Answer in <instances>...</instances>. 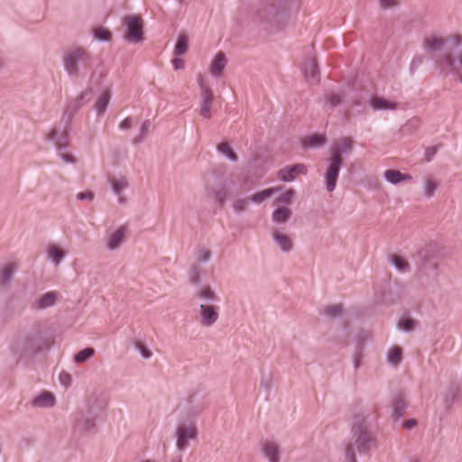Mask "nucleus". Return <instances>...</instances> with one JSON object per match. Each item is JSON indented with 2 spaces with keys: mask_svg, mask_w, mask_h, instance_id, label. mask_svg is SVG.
Masks as SVG:
<instances>
[{
  "mask_svg": "<svg viewBox=\"0 0 462 462\" xmlns=\"http://www.w3.org/2000/svg\"><path fill=\"white\" fill-rule=\"evenodd\" d=\"M447 45L448 39L441 36L430 35L423 40L424 49L434 54L440 72L445 76L452 74L462 83V51L455 56Z\"/></svg>",
  "mask_w": 462,
  "mask_h": 462,
  "instance_id": "f257e3e1",
  "label": "nucleus"
},
{
  "mask_svg": "<svg viewBox=\"0 0 462 462\" xmlns=\"http://www.w3.org/2000/svg\"><path fill=\"white\" fill-rule=\"evenodd\" d=\"M375 438L370 430V424L363 414L354 419L352 439L346 448V462H357L355 449L358 452H367L374 446Z\"/></svg>",
  "mask_w": 462,
  "mask_h": 462,
  "instance_id": "f03ea898",
  "label": "nucleus"
},
{
  "mask_svg": "<svg viewBox=\"0 0 462 462\" xmlns=\"http://www.w3.org/2000/svg\"><path fill=\"white\" fill-rule=\"evenodd\" d=\"M290 0H261L255 13L254 22L266 28L280 29L287 19V5Z\"/></svg>",
  "mask_w": 462,
  "mask_h": 462,
  "instance_id": "7ed1b4c3",
  "label": "nucleus"
},
{
  "mask_svg": "<svg viewBox=\"0 0 462 462\" xmlns=\"http://www.w3.org/2000/svg\"><path fill=\"white\" fill-rule=\"evenodd\" d=\"M93 57L87 49L77 46L67 51L62 56L64 70L69 78H85L92 69Z\"/></svg>",
  "mask_w": 462,
  "mask_h": 462,
  "instance_id": "20e7f679",
  "label": "nucleus"
},
{
  "mask_svg": "<svg viewBox=\"0 0 462 462\" xmlns=\"http://www.w3.org/2000/svg\"><path fill=\"white\" fill-rule=\"evenodd\" d=\"M46 346V339L40 329H32L17 336L11 343V350L21 357L32 356Z\"/></svg>",
  "mask_w": 462,
  "mask_h": 462,
  "instance_id": "39448f33",
  "label": "nucleus"
},
{
  "mask_svg": "<svg viewBox=\"0 0 462 462\" xmlns=\"http://www.w3.org/2000/svg\"><path fill=\"white\" fill-rule=\"evenodd\" d=\"M106 406L102 399L95 398L88 403L86 412H80L77 415L74 421V428L79 431H90L96 426V420L100 415Z\"/></svg>",
  "mask_w": 462,
  "mask_h": 462,
  "instance_id": "423d86ee",
  "label": "nucleus"
},
{
  "mask_svg": "<svg viewBox=\"0 0 462 462\" xmlns=\"http://www.w3.org/2000/svg\"><path fill=\"white\" fill-rule=\"evenodd\" d=\"M208 405L206 393L197 389L190 391L184 402L180 403L179 407L185 412L188 419H192L201 414Z\"/></svg>",
  "mask_w": 462,
  "mask_h": 462,
  "instance_id": "0eeeda50",
  "label": "nucleus"
},
{
  "mask_svg": "<svg viewBox=\"0 0 462 462\" xmlns=\"http://www.w3.org/2000/svg\"><path fill=\"white\" fill-rule=\"evenodd\" d=\"M122 21L126 27V33L124 36L125 41L131 43H139L144 40L143 21L140 15H125Z\"/></svg>",
  "mask_w": 462,
  "mask_h": 462,
  "instance_id": "6e6552de",
  "label": "nucleus"
},
{
  "mask_svg": "<svg viewBox=\"0 0 462 462\" xmlns=\"http://www.w3.org/2000/svg\"><path fill=\"white\" fill-rule=\"evenodd\" d=\"M354 140L342 136L333 141L328 149V159L344 163V158L349 155L354 149Z\"/></svg>",
  "mask_w": 462,
  "mask_h": 462,
  "instance_id": "1a4fd4ad",
  "label": "nucleus"
},
{
  "mask_svg": "<svg viewBox=\"0 0 462 462\" xmlns=\"http://www.w3.org/2000/svg\"><path fill=\"white\" fill-rule=\"evenodd\" d=\"M47 139L54 143L63 162L67 163L76 162V159L72 154L64 152L69 145V135L65 130L58 132L55 129H51L47 134Z\"/></svg>",
  "mask_w": 462,
  "mask_h": 462,
  "instance_id": "9d476101",
  "label": "nucleus"
},
{
  "mask_svg": "<svg viewBox=\"0 0 462 462\" xmlns=\"http://www.w3.org/2000/svg\"><path fill=\"white\" fill-rule=\"evenodd\" d=\"M197 434L195 426L185 423L179 424L175 432L177 449L180 452L184 451L189 445V440L196 439Z\"/></svg>",
  "mask_w": 462,
  "mask_h": 462,
  "instance_id": "9b49d317",
  "label": "nucleus"
},
{
  "mask_svg": "<svg viewBox=\"0 0 462 462\" xmlns=\"http://www.w3.org/2000/svg\"><path fill=\"white\" fill-rule=\"evenodd\" d=\"M199 85L201 92V106L199 115L204 118L211 117V106L214 99L212 89L205 84L203 77L199 75Z\"/></svg>",
  "mask_w": 462,
  "mask_h": 462,
  "instance_id": "f8f14e48",
  "label": "nucleus"
},
{
  "mask_svg": "<svg viewBox=\"0 0 462 462\" xmlns=\"http://www.w3.org/2000/svg\"><path fill=\"white\" fill-rule=\"evenodd\" d=\"M327 162L328 166L324 173L326 189L328 192H332L336 189L339 171L340 169L343 167L344 163L333 161L328 158L327 159Z\"/></svg>",
  "mask_w": 462,
  "mask_h": 462,
  "instance_id": "ddd939ff",
  "label": "nucleus"
},
{
  "mask_svg": "<svg viewBox=\"0 0 462 462\" xmlns=\"http://www.w3.org/2000/svg\"><path fill=\"white\" fill-rule=\"evenodd\" d=\"M199 323L206 328L212 327L219 318V307L217 305L199 304Z\"/></svg>",
  "mask_w": 462,
  "mask_h": 462,
  "instance_id": "4468645a",
  "label": "nucleus"
},
{
  "mask_svg": "<svg viewBox=\"0 0 462 462\" xmlns=\"http://www.w3.org/2000/svg\"><path fill=\"white\" fill-rule=\"evenodd\" d=\"M194 297L200 300V304L216 306L220 299L209 285L199 286Z\"/></svg>",
  "mask_w": 462,
  "mask_h": 462,
  "instance_id": "2eb2a0df",
  "label": "nucleus"
},
{
  "mask_svg": "<svg viewBox=\"0 0 462 462\" xmlns=\"http://www.w3.org/2000/svg\"><path fill=\"white\" fill-rule=\"evenodd\" d=\"M60 293L56 291H51L42 294L32 303V309L35 310H44L53 307L59 300Z\"/></svg>",
  "mask_w": 462,
  "mask_h": 462,
  "instance_id": "dca6fc26",
  "label": "nucleus"
},
{
  "mask_svg": "<svg viewBox=\"0 0 462 462\" xmlns=\"http://www.w3.org/2000/svg\"><path fill=\"white\" fill-rule=\"evenodd\" d=\"M302 72L310 84H317L319 82L320 73L315 58H309L304 61Z\"/></svg>",
  "mask_w": 462,
  "mask_h": 462,
  "instance_id": "f3484780",
  "label": "nucleus"
},
{
  "mask_svg": "<svg viewBox=\"0 0 462 462\" xmlns=\"http://www.w3.org/2000/svg\"><path fill=\"white\" fill-rule=\"evenodd\" d=\"M307 168L304 164L299 163L286 166L278 171V178L285 182L292 181L299 174H306Z\"/></svg>",
  "mask_w": 462,
  "mask_h": 462,
  "instance_id": "a211bd4d",
  "label": "nucleus"
},
{
  "mask_svg": "<svg viewBox=\"0 0 462 462\" xmlns=\"http://www.w3.org/2000/svg\"><path fill=\"white\" fill-rule=\"evenodd\" d=\"M262 452L268 462H280V445L272 440H265L262 445Z\"/></svg>",
  "mask_w": 462,
  "mask_h": 462,
  "instance_id": "6ab92c4d",
  "label": "nucleus"
},
{
  "mask_svg": "<svg viewBox=\"0 0 462 462\" xmlns=\"http://www.w3.org/2000/svg\"><path fill=\"white\" fill-rule=\"evenodd\" d=\"M461 397V389L460 386L457 383H451L445 393V396L443 398V403L445 406V409L447 411H449L453 404L459 401Z\"/></svg>",
  "mask_w": 462,
  "mask_h": 462,
  "instance_id": "aec40b11",
  "label": "nucleus"
},
{
  "mask_svg": "<svg viewBox=\"0 0 462 462\" xmlns=\"http://www.w3.org/2000/svg\"><path fill=\"white\" fill-rule=\"evenodd\" d=\"M127 228L125 226H120L107 237L106 247L110 251L118 249L125 241Z\"/></svg>",
  "mask_w": 462,
  "mask_h": 462,
  "instance_id": "412c9836",
  "label": "nucleus"
},
{
  "mask_svg": "<svg viewBox=\"0 0 462 462\" xmlns=\"http://www.w3.org/2000/svg\"><path fill=\"white\" fill-rule=\"evenodd\" d=\"M18 270L16 263H7L0 269V285L9 287L14 273Z\"/></svg>",
  "mask_w": 462,
  "mask_h": 462,
  "instance_id": "4be33fe9",
  "label": "nucleus"
},
{
  "mask_svg": "<svg viewBox=\"0 0 462 462\" xmlns=\"http://www.w3.org/2000/svg\"><path fill=\"white\" fill-rule=\"evenodd\" d=\"M55 396L48 391H43L38 396L34 397L31 402L34 408H51L55 405Z\"/></svg>",
  "mask_w": 462,
  "mask_h": 462,
  "instance_id": "5701e85b",
  "label": "nucleus"
},
{
  "mask_svg": "<svg viewBox=\"0 0 462 462\" xmlns=\"http://www.w3.org/2000/svg\"><path fill=\"white\" fill-rule=\"evenodd\" d=\"M108 182L111 185L113 192L118 197L119 203L124 204L125 198L122 196V192L129 186L127 179L124 176L120 178H108Z\"/></svg>",
  "mask_w": 462,
  "mask_h": 462,
  "instance_id": "b1692460",
  "label": "nucleus"
},
{
  "mask_svg": "<svg viewBox=\"0 0 462 462\" xmlns=\"http://www.w3.org/2000/svg\"><path fill=\"white\" fill-rule=\"evenodd\" d=\"M272 236L282 252L288 253L293 248V243L288 235L279 230H274Z\"/></svg>",
  "mask_w": 462,
  "mask_h": 462,
  "instance_id": "393cba45",
  "label": "nucleus"
},
{
  "mask_svg": "<svg viewBox=\"0 0 462 462\" xmlns=\"http://www.w3.org/2000/svg\"><path fill=\"white\" fill-rule=\"evenodd\" d=\"M85 94L81 93L79 96L69 102L64 111L63 118H67V121L69 122L77 111L82 106Z\"/></svg>",
  "mask_w": 462,
  "mask_h": 462,
  "instance_id": "a878e982",
  "label": "nucleus"
},
{
  "mask_svg": "<svg viewBox=\"0 0 462 462\" xmlns=\"http://www.w3.org/2000/svg\"><path fill=\"white\" fill-rule=\"evenodd\" d=\"M226 63L227 60L225 53L222 51L217 52L210 65L211 74L214 77H219L222 74L224 69L226 68Z\"/></svg>",
  "mask_w": 462,
  "mask_h": 462,
  "instance_id": "bb28decb",
  "label": "nucleus"
},
{
  "mask_svg": "<svg viewBox=\"0 0 462 462\" xmlns=\"http://www.w3.org/2000/svg\"><path fill=\"white\" fill-rule=\"evenodd\" d=\"M369 104L374 110H395L398 107L397 103L377 96L372 97Z\"/></svg>",
  "mask_w": 462,
  "mask_h": 462,
  "instance_id": "cd10ccee",
  "label": "nucleus"
},
{
  "mask_svg": "<svg viewBox=\"0 0 462 462\" xmlns=\"http://www.w3.org/2000/svg\"><path fill=\"white\" fill-rule=\"evenodd\" d=\"M407 408V402L405 401L404 395L400 393L393 400V417L394 420H399L404 414V411Z\"/></svg>",
  "mask_w": 462,
  "mask_h": 462,
  "instance_id": "c85d7f7f",
  "label": "nucleus"
},
{
  "mask_svg": "<svg viewBox=\"0 0 462 462\" xmlns=\"http://www.w3.org/2000/svg\"><path fill=\"white\" fill-rule=\"evenodd\" d=\"M383 176L388 182L394 185L403 180H408L411 179V176L410 174L402 173L400 171L397 170H387L384 172Z\"/></svg>",
  "mask_w": 462,
  "mask_h": 462,
  "instance_id": "c756f323",
  "label": "nucleus"
},
{
  "mask_svg": "<svg viewBox=\"0 0 462 462\" xmlns=\"http://www.w3.org/2000/svg\"><path fill=\"white\" fill-rule=\"evenodd\" d=\"M419 257L422 262V265H430L433 269L438 268V263L435 261L434 250L431 247L424 248L419 252Z\"/></svg>",
  "mask_w": 462,
  "mask_h": 462,
  "instance_id": "7c9ffc66",
  "label": "nucleus"
},
{
  "mask_svg": "<svg viewBox=\"0 0 462 462\" xmlns=\"http://www.w3.org/2000/svg\"><path fill=\"white\" fill-rule=\"evenodd\" d=\"M48 258L56 265L63 260L65 252L55 245H49L47 248Z\"/></svg>",
  "mask_w": 462,
  "mask_h": 462,
  "instance_id": "2f4dec72",
  "label": "nucleus"
},
{
  "mask_svg": "<svg viewBox=\"0 0 462 462\" xmlns=\"http://www.w3.org/2000/svg\"><path fill=\"white\" fill-rule=\"evenodd\" d=\"M291 216V210L288 208H279L273 212V220L278 224L286 223Z\"/></svg>",
  "mask_w": 462,
  "mask_h": 462,
  "instance_id": "473e14b6",
  "label": "nucleus"
},
{
  "mask_svg": "<svg viewBox=\"0 0 462 462\" xmlns=\"http://www.w3.org/2000/svg\"><path fill=\"white\" fill-rule=\"evenodd\" d=\"M110 97L111 96L108 90L104 91L98 97L95 106L97 116H101L105 113L109 104Z\"/></svg>",
  "mask_w": 462,
  "mask_h": 462,
  "instance_id": "72a5a7b5",
  "label": "nucleus"
},
{
  "mask_svg": "<svg viewBox=\"0 0 462 462\" xmlns=\"http://www.w3.org/2000/svg\"><path fill=\"white\" fill-rule=\"evenodd\" d=\"M326 143L327 138L324 134H315L306 138L303 142V145L315 148L323 146Z\"/></svg>",
  "mask_w": 462,
  "mask_h": 462,
  "instance_id": "f704fd0d",
  "label": "nucleus"
},
{
  "mask_svg": "<svg viewBox=\"0 0 462 462\" xmlns=\"http://www.w3.org/2000/svg\"><path fill=\"white\" fill-rule=\"evenodd\" d=\"M390 263L400 272H406L410 269L409 263L398 254H390L388 256Z\"/></svg>",
  "mask_w": 462,
  "mask_h": 462,
  "instance_id": "c9c22d12",
  "label": "nucleus"
},
{
  "mask_svg": "<svg viewBox=\"0 0 462 462\" xmlns=\"http://www.w3.org/2000/svg\"><path fill=\"white\" fill-rule=\"evenodd\" d=\"M343 311V306L341 304H334L327 306L320 313L327 316L329 319H335L340 317Z\"/></svg>",
  "mask_w": 462,
  "mask_h": 462,
  "instance_id": "e433bc0d",
  "label": "nucleus"
},
{
  "mask_svg": "<svg viewBox=\"0 0 462 462\" xmlns=\"http://www.w3.org/2000/svg\"><path fill=\"white\" fill-rule=\"evenodd\" d=\"M416 326L417 321L408 316H403L398 322V328L406 332L413 331Z\"/></svg>",
  "mask_w": 462,
  "mask_h": 462,
  "instance_id": "4c0bfd02",
  "label": "nucleus"
},
{
  "mask_svg": "<svg viewBox=\"0 0 462 462\" xmlns=\"http://www.w3.org/2000/svg\"><path fill=\"white\" fill-rule=\"evenodd\" d=\"M203 272L202 267L193 264L189 272V282L193 285H199L201 282L200 274Z\"/></svg>",
  "mask_w": 462,
  "mask_h": 462,
  "instance_id": "58836bf2",
  "label": "nucleus"
},
{
  "mask_svg": "<svg viewBox=\"0 0 462 462\" xmlns=\"http://www.w3.org/2000/svg\"><path fill=\"white\" fill-rule=\"evenodd\" d=\"M217 151L232 162H236L238 160L236 153L230 148V146L226 143H221L220 144H218Z\"/></svg>",
  "mask_w": 462,
  "mask_h": 462,
  "instance_id": "ea45409f",
  "label": "nucleus"
},
{
  "mask_svg": "<svg viewBox=\"0 0 462 462\" xmlns=\"http://www.w3.org/2000/svg\"><path fill=\"white\" fill-rule=\"evenodd\" d=\"M402 351L399 346H393L388 353V362L393 365H397L402 361Z\"/></svg>",
  "mask_w": 462,
  "mask_h": 462,
  "instance_id": "a19ab883",
  "label": "nucleus"
},
{
  "mask_svg": "<svg viewBox=\"0 0 462 462\" xmlns=\"http://www.w3.org/2000/svg\"><path fill=\"white\" fill-rule=\"evenodd\" d=\"M227 195L228 190L225 186H219L214 189V197L219 207H223L226 204Z\"/></svg>",
  "mask_w": 462,
  "mask_h": 462,
  "instance_id": "79ce46f5",
  "label": "nucleus"
},
{
  "mask_svg": "<svg viewBox=\"0 0 462 462\" xmlns=\"http://www.w3.org/2000/svg\"><path fill=\"white\" fill-rule=\"evenodd\" d=\"M95 355V349L93 347H87L74 356V361L76 363H83L88 359L91 358Z\"/></svg>",
  "mask_w": 462,
  "mask_h": 462,
  "instance_id": "37998d69",
  "label": "nucleus"
},
{
  "mask_svg": "<svg viewBox=\"0 0 462 462\" xmlns=\"http://www.w3.org/2000/svg\"><path fill=\"white\" fill-rule=\"evenodd\" d=\"M188 51V38L182 34L179 36L177 43L175 45L174 53L176 55H183Z\"/></svg>",
  "mask_w": 462,
  "mask_h": 462,
  "instance_id": "c03bdc74",
  "label": "nucleus"
},
{
  "mask_svg": "<svg viewBox=\"0 0 462 462\" xmlns=\"http://www.w3.org/2000/svg\"><path fill=\"white\" fill-rule=\"evenodd\" d=\"M273 193V189H263L258 193H255V194H252L249 199L251 201L256 203V204H260L262 203L264 199L270 198Z\"/></svg>",
  "mask_w": 462,
  "mask_h": 462,
  "instance_id": "a18cd8bd",
  "label": "nucleus"
},
{
  "mask_svg": "<svg viewBox=\"0 0 462 462\" xmlns=\"http://www.w3.org/2000/svg\"><path fill=\"white\" fill-rule=\"evenodd\" d=\"M325 102L331 108L337 106L341 103V96L336 93H328L325 97Z\"/></svg>",
  "mask_w": 462,
  "mask_h": 462,
  "instance_id": "49530a36",
  "label": "nucleus"
},
{
  "mask_svg": "<svg viewBox=\"0 0 462 462\" xmlns=\"http://www.w3.org/2000/svg\"><path fill=\"white\" fill-rule=\"evenodd\" d=\"M438 188V183L430 179L425 180L424 184V194L426 197L430 198L434 195L435 190Z\"/></svg>",
  "mask_w": 462,
  "mask_h": 462,
  "instance_id": "de8ad7c7",
  "label": "nucleus"
},
{
  "mask_svg": "<svg viewBox=\"0 0 462 462\" xmlns=\"http://www.w3.org/2000/svg\"><path fill=\"white\" fill-rule=\"evenodd\" d=\"M95 37L99 41L108 42L112 38V33L109 30L99 27L95 31Z\"/></svg>",
  "mask_w": 462,
  "mask_h": 462,
  "instance_id": "09e8293b",
  "label": "nucleus"
},
{
  "mask_svg": "<svg viewBox=\"0 0 462 462\" xmlns=\"http://www.w3.org/2000/svg\"><path fill=\"white\" fill-rule=\"evenodd\" d=\"M249 197L246 199H237L233 202V208L236 213L246 210L248 207Z\"/></svg>",
  "mask_w": 462,
  "mask_h": 462,
  "instance_id": "8fccbe9b",
  "label": "nucleus"
},
{
  "mask_svg": "<svg viewBox=\"0 0 462 462\" xmlns=\"http://www.w3.org/2000/svg\"><path fill=\"white\" fill-rule=\"evenodd\" d=\"M150 125H151L150 120H145L143 123V125L141 126V129H140L139 135L137 137H135L134 140V143H141L144 139V137L146 136V134L149 132Z\"/></svg>",
  "mask_w": 462,
  "mask_h": 462,
  "instance_id": "3c124183",
  "label": "nucleus"
},
{
  "mask_svg": "<svg viewBox=\"0 0 462 462\" xmlns=\"http://www.w3.org/2000/svg\"><path fill=\"white\" fill-rule=\"evenodd\" d=\"M293 196H294V190L291 189H288L287 191H285L283 194H282L278 198V202L283 203V204H291Z\"/></svg>",
  "mask_w": 462,
  "mask_h": 462,
  "instance_id": "603ef678",
  "label": "nucleus"
},
{
  "mask_svg": "<svg viewBox=\"0 0 462 462\" xmlns=\"http://www.w3.org/2000/svg\"><path fill=\"white\" fill-rule=\"evenodd\" d=\"M135 348L140 352V354L144 358H150L152 356V352L143 346L141 342L136 341L135 342Z\"/></svg>",
  "mask_w": 462,
  "mask_h": 462,
  "instance_id": "864d4df0",
  "label": "nucleus"
},
{
  "mask_svg": "<svg viewBox=\"0 0 462 462\" xmlns=\"http://www.w3.org/2000/svg\"><path fill=\"white\" fill-rule=\"evenodd\" d=\"M211 257V252L208 249L201 248L199 251L198 260L202 263H207Z\"/></svg>",
  "mask_w": 462,
  "mask_h": 462,
  "instance_id": "5fc2aeb1",
  "label": "nucleus"
},
{
  "mask_svg": "<svg viewBox=\"0 0 462 462\" xmlns=\"http://www.w3.org/2000/svg\"><path fill=\"white\" fill-rule=\"evenodd\" d=\"M422 61H423V58L421 55L415 56L411 62V66H410L411 72V73L414 72L417 69V68L422 63Z\"/></svg>",
  "mask_w": 462,
  "mask_h": 462,
  "instance_id": "6e6d98bb",
  "label": "nucleus"
},
{
  "mask_svg": "<svg viewBox=\"0 0 462 462\" xmlns=\"http://www.w3.org/2000/svg\"><path fill=\"white\" fill-rule=\"evenodd\" d=\"M438 152V146L428 147L425 151V159L427 162H430Z\"/></svg>",
  "mask_w": 462,
  "mask_h": 462,
  "instance_id": "4d7b16f0",
  "label": "nucleus"
},
{
  "mask_svg": "<svg viewBox=\"0 0 462 462\" xmlns=\"http://www.w3.org/2000/svg\"><path fill=\"white\" fill-rule=\"evenodd\" d=\"M77 199L79 200H89L92 201L94 199V193L92 191L79 192L77 195Z\"/></svg>",
  "mask_w": 462,
  "mask_h": 462,
  "instance_id": "13d9d810",
  "label": "nucleus"
},
{
  "mask_svg": "<svg viewBox=\"0 0 462 462\" xmlns=\"http://www.w3.org/2000/svg\"><path fill=\"white\" fill-rule=\"evenodd\" d=\"M60 381L63 385L69 386L71 383V377L68 373L62 372L60 374Z\"/></svg>",
  "mask_w": 462,
  "mask_h": 462,
  "instance_id": "bf43d9fd",
  "label": "nucleus"
},
{
  "mask_svg": "<svg viewBox=\"0 0 462 462\" xmlns=\"http://www.w3.org/2000/svg\"><path fill=\"white\" fill-rule=\"evenodd\" d=\"M380 5L384 9L392 8L397 5V0H380Z\"/></svg>",
  "mask_w": 462,
  "mask_h": 462,
  "instance_id": "052dcab7",
  "label": "nucleus"
},
{
  "mask_svg": "<svg viewBox=\"0 0 462 462\" xmlns=\"http://www.w3.org/2000/svg\"><path fill=\"white\" fill-rule=\"evenodd\" d=\"M449 40L453 46L458 47L462 45V35L460 34L451 35Z\"/></svg>",
  "mask_w": 462,
  "mask_h": 462,
  "instance_id": "680f3d73",
  "label": "nucleus"
},
{
  "mask_svg": "<svg viewBox=\"0 0 462 462\" xmlns=\"http://www.w3.org/2000/svg\"><path fill=\"white\" fill-rule=\"evenodd\" d=\"M172 65L175 69H180L184 68V60L180 58H174L172 60Z\"/></svg>",
  "mask_w": 462,
  "mask_h": 462,
  "instance_id": "e2e57ef3",
  "label": "nucleus"
},
{
  "mask_svg": "<svg viewBox=\"0 0 462 462\" xmlns=\"http://www.w3.org/2000/svg\"><path fill=\"white\" fill-rule=\"evenodd\" d=\"M132 127V119L130 117L125 118L120 124V128L123 130H127Z\"/></svg>",
  "mask_w": 462,
  "mask_h": 462,
  "instance_id": "0e129e2a",
  "label": "nucleus"
},
{
  "mask_svg": "<svg viewBox=\"0 0 462 462\" xmlns=\"http://www.w3.org/2000/svg\"><path fill=\"white\" fill-rule=\"evenodd\" d=\"M417 420L415 419H411V420H407L405 422H404V427L408 430L410 429H412L413 427H415L417 425Z\"/></svg>",
  "mask_w": 462,
  "mask_h": 462,
  "instance_id": "69168bd1",
  "label": "nucleus"
},
{
  "mask_svg": "<svg viewBox=\"0 0 462 462\" xmlns=\"http://www.w3.org/2000/svg\"><path fill=\"white\" fill-rule=\"evenodd\" d=\"M361 354L360 352H356L354 356V365L355 368L357 369L360 365Z\"/></svg>",
  "mask_w": 462,
  "mask_h": 462,
  "instance_id": "338daca9",
  "label": "nucleus"
},
{
  "mask_svg": "<svg viewBox=\"0 0 462 462\" xmlns=\"http://www.w3.org/2000/svg\"><path fill=\"white\" fill-rule=\"evenodd\" d=\"M260 385L263 386L266 391H269V389H270V382H269V380H265L263 375H262Z\"/></svg>",
  "mask_w": 462,
  "mask_h": 462,
  "instance_id": "774afa93",
  "label": "nucleus"
}]
</instances>
